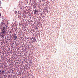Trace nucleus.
<instances>
[{
    "mask_svg": "<svg viewBox=\"0 0 78 78\" xmlns=\"http://www.w3.org/2000/svg\"><path fill=\"white\" fill-rule=\"evenodd\" d=\"M6 29L5 28H4L3 29H2V34H4L5 32H6Z\"/></svg>",
    "mask_w": 78,
    "mask_h": 78,
    "instance_id": "nucleus-1",
    "label": "nucleus"
},
{
    "mask_svg": "<svg viewBox=\"0 0 78 78\" xmlns=\"http://www.w3.org/2000/svg\"><path fill=\"white\" fill-rule=\"evenodd\" d=\"M37 13L38 14V11L36 10V9H35V11L34 12V14L36 15Z\"/></svg>",
    "mask_w": 78,
    "mask_h": 78,
    "instance_id": "nucleus-2",
    "label": "nucleus"
},
{
    "mask_svg": "<svg viewBox=\"0 0 78 78\" xmlns=\"http://www.w3.org/2000/svg\"><path fill=\"white\" fill-rule=\"evenodd\" d=\"M16 38H17V37H16V35H15L14 36V39L15 41H16Z\"/></svg>",
    "mask_w": 78,
    "mask_h": 78,
    "instance_id": "nucleus-3",
    "label": "nucleus"
},
{
    "mask_svg": "<svg viewBox=\"0 0 78 78\" xmlns=\"http://www.w3.org/2000/svg\"><path fill=\"white\" fill-rule=\"evenodd\" d=\"M1 36H2V37H3L4 36V34H2Z\"/></svg>",
    "mask_w": 78,
    "mask_h": 78,
    "instance_id": "nucleus-4",
    "label": "nucleus"
},
{
    "mask_svg": "<svg viewBox=\"0 0 78 78\" xmlns=\"http://www.w3.org/2000/svg\"><path fill=\"white\" fill-rule=\"evenodd\" d=\"M34 40V42H36V38H34L33 39Z\"/></svg>",
    "mask_w": 78,
    "mask_h": 78,
    "instance_id": "nucleus-5",
    "label": "nucleus"
},
{
    "mask_svg": "<svg viewBox=\"0 0 78 78\" xmlns=\"http://www.w3.org/2000/svg\"><path fill=\"white\" fill-rule=\"evenodd\" d=\"M2 73H3V74H5V71L3 70V71H2Z\"/></svg>",
    "mask_w": 78,
    "mask_h": 78,
    "instance_id": "nucleus-6",
    "label": "nucleus"
},
{
    "mask_svg": "<svg viewBox=\"0 0 78 78\" xmlns=\"http://www.w3.org/2000/svg\"><path fill=\"white\" fill-rule=\"evenodd\" d=\"M1 15H2V13H0V17H2Z\"/></svg>",
    "mask_w": 78,
    "mask_h": 78,
    "instance_id": "nucleus-7",
    "label": "nucleus"
},
{
    "mask_svg": "<svg viewBox=\"0 0 78 78\" xmlns=\"http://www.w3.org/2000/svg\"><path fill=\"white\" fill-rule=\"evenodd\" d=\"M15 13L16 14H17V11H15Z\"/></svg>",
    "mask_w": 78,
    "mask_h": 78,
    "instance_id": "nucleus-8",
    "label": "nucleus"
},
{
    "mask_svg": "<svg viewBox=\"0 0 78 78\" xmlns=\"http://www.w3.org/2000/svg\"><path fill=\"white\" fill-rule=\"evenodd\" d=\"M3 22H4L3 23H6L5 22V20H4Z\"/></svg>",
    "mask_w": 78,
    "mask_h": 78,
    "instance_id": "nucleus-9",
    "label": "nucleus"
},
{
    "mask_svg": "<svg viewBox=\"0 0 78 78\" xmlns=\"http://www.w3.org/2000/svg\"><path fill=\"white\" fill-rule=\"evenodd\" d=\"M0 72H2V71L1 70H0Z\"/></svg>",
    "mask_w": 78,
    "mask_h": 78,
    "instance_id": "nucleus-10",
    "label": "nucleus"
},
{
    "mask_svg": "<svg viewBox=\"0 0 78 78\" xmlns=\"http://www.w3.org/2000/svg\"><path fill=\"white\" fill-rule=\"evenodd\" d=\"M1 5H0V8H1Z\"/></svg>",
    "mask_w": 78,
    "mask_h": 78,
    "instance_id": "nucleus-11",
    "label": "nucleus"
}]
</instances>
